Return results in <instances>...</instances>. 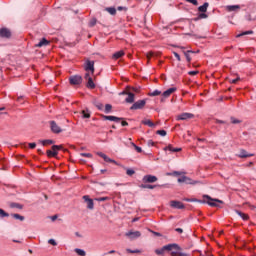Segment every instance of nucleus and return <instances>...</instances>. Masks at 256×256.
Returning a JSON list of instances; mask_svg holds the SVG:
<instances>
[{
  "label": "nucleus",
  "instance_id": "obj_1",
  "mask_svg": "<svg viewBox=\"0 0 256 256\" xmlns=\"http://www.w3.org/2000/svg\"><path fill=\"white\" fill-rule=\"evenodd\" d=\"M180 249L181 248L177 244H168V245L163 246L160 249H156L155 253H156V255H165L166 251H171V253H172L173 251H179Z\"/></svg>",
  "mask_w": 256,
  "mask_h": 256
},
{
  "label": "nucleus",
  "instance_id": "obj_2",
  "mask_svg": "<svg viewBox=\"0 0 256 256\" xmlns=\"http://www.w3.org/2000/svg\"><path fill=\"white\" fill-rule=\"evenodd\" d=\"M202 202L207 203L210 207H221L223 205V200L213 199L209 195H204Z\"/></svg>",
  "mask_w": 256,
  "mask_h": 256
},
{
  "label": "nucleus",
  "instance_id": "obj_3",
  "mask_svg": "<svg viewBox=\"0 0 256 256\" xmlns=\"http://www.w3.org/2000/svg\"><path fill=\"white\" fill-rule=\"evenodd\" d=\"M61 149H63V145H53L52 150L46 151L47 157H56Z\"/></svg>",
  "mask_w": 256,
  "mask_h": 256
},
{
  "label": "nucleus",
  "instance_id": "obj_4",
  "mask_svg": "<svg viewBox=\"0 0 256 256\" xmlns=\"http://www.w3.org/2000/svg\"><path fill=\"white\" fill-rule=\"evenodd\" d=\"M145 105H147V101L146 100H138L136 101L131 107L130 110L131 111H137L139 109H143L145 107Z\"/></svg>",
  "mask_w": 256,
  "mask_h": 256
},
{
  "label": "nucleus",
  "instance_id": "obj_5",
  "mask_svg": "<svg viewBox=\"0 0 256 256\" xmlns=\"http://www.w3.org/2000/svg\"><path fill=\"white\" fill-rule=\"evenodd\" d=\"M85 71L91 73V75H95V61L87 60L84 65Z\"/></svg>",
  "mask_w": 256,
  "mask_h": 256
},
{
  "label": "nucleus",
  "instance_id": "obj_6",
  "mask_svg": "<svg viewBox=\"0 0 256 256\" xmlns=\"http://www.w3.org/2000/svg\"><path fill=\"white\" fill-rule=\"evenodd\" d=\"M86 83V87L88 89H95V82H93V78L91 77V73H86L84 76Z\"/></svg>",
  "mask_w": 256,
  "mask_h": 256
},
{
  "label": "nucleus",
  "instance_id": "obj_7",
  "mask_svg": "<svg viewBox=\"0 0 256 256\" xmlns=\"http://www.w3.org/2000/svg\"><path fill=\"white\" fill-rule=\"evenodd\" d=\"M0 37L2 39H11V30L9 28H1L0 29Z\"/></svg>",
  "mask_w": 256,
  "mask_h": 256
},
{
  "label": "nucleus",
  "instance_id": "obj_8",
  "mask_svg": "<svg viewBox=\"0 0 256 256\" xmlns=\"http://www.w3.org/2000/svg\"><path fill=\"white\" fill-rule=\"evenodd\" d=\"M70 85H81L83 78L79 75L71 76L69 78Z\"/></svg>",
  "mask_w": 256,
  "mask_h": 256
},
{
  "label": "nucleus",
  "instance_id": "obj_9",
  "mask_svg": "<svg viewBox=\"0 0 256 256\" xmlns=\"http://www.w3.org/2000/svg\"><path fill=\"white\" fill-rule=\"evenodd\" d=\"M83 199L87 205V209H90V210L95 209V203L93 202V199L89 198V195H84Z\"/></svg>",
  "mask_w": 256,
  "mask_h": 256
},
{
  "label": "nucleus",
  "instance_id": "obj_10",
  "mask_svg": "<svg viewBox=\"0 0 256 256\" xmlns=\"http://www.w3.org/2000/svg\"><path fill=\"white\" fill-rule=\"evenodd\" d=\"M170 207L173 209H185V204H183L181 201L172 200L170 201Z\"/></svg>",
  "mask_w": 256,
  "mask_h": 256
},
{
  "label": "nucleus",
  "instance_id": "obj_11",
  "mask_svg": "<svg viewBox=\"0 0 256 256\" xmlns=\"http://www.w3.org/2000/svg\"><path fill=\"white\" fill-rule=\"evenodd\" d=\"M193 117L195 115L185 112L177 116V121H187V119H193Z\"/></svg>",
  "mask_w": 256,
  "mask_h": 256
},
{
  "label": "nucleus",
  "instance_id": "obj_12",
  "mask_svg": "<svg viewBox=\"0 0 256 256\" xmlns=\"http://www.w3.org/2000/svg\"><path fill=\"white\" fill-rule=\"evenodd\" d=\"M50 128L52 133H61L63 130L61 129V127H59V125H57V122L55 121H50Z\"/></svg>",
  "mask_w": 256,
  "mask_h": 256
},
{
  "label": "nucleus",
  "instance_id": "obj_13",
  "mask_svg": "<svg viewBox=\"0 0 256 256\" xmlns=\"http://www.w3.org/2000/svg\"><path fill=\"white\" fill-rule=\"evenodd\" d=\"M102 119L104 121H114L115 123H119L120 121H122L123 118H119L116 116H106V115H101Z\"/></svg>",
  "mask_w": 256,
  "mask_h": 256
},
{
  "label": "nucleus",
  "instance_id": "obj_14",
  "mask_svg": "<svg viewBox=\"0 0 256 256\" xmlns=\"http://www.w3.org/2000/svg\"><path fill=\"white\" fill-rule=\"evenodd\" d=\"M143 183H156L157 176L145 175L142 179Z\"/></svg>",
  "mask_w": 256,
  "mask_h": 256
},
{
  "label": "nucleus",
  "instance_id": "obj_15",
  "mask_svg": "<svg viewBox=\"0 0 256 256\" xmlns=\"http://www.w3.org/2000/svg\"><path fill=\"white\" fill-rule=\"evenodd\" d=\"M97 155H98L99 157H102V159H104V161H105L106 163H114L115 165H117V161H115V160L109 158V157H108L106 154H104L103 152H98Z\"/></svg>",
  "mask_w": 256,
  "mask_h": 256
},
{
  "label": "nucleus",
  "instance_id": "obj_16",
  "mask_svg": "<svg viewBox=\"0 0 256 256\" xmlns=\"http://www.w3.org/2000/svg\"><path fill=\"white\" fill-rule=\"evenodd\" d=\"M175 91H177V88H175V87L169 88L168 90H166L162 93V97L167 99V97H171V95H173V93H175Z\"/></svg>",
  "mask_w": 256,
  "mask_h": 256
},
{
  "label": "nucleus",
  "instance_id": "obj_17",
  "mask_svg": "<svg viewBox=\"0 0 256 256\" xmlns=\"http://www.w3.org/2000/svg\"><path fill=\"white\" fill-rule=\"evenodd\" d=\"M255 154H249L247 153V150H240V153L238 154V157H240V159H246L247 157H254Z\"/></svg>",
  "mask_w": 256,
  "mask_h": 256
},
{
  "label": "nucleus",
  "instance_id": "obj_18",
  "mask_svg": "<svg viewBox=\"0 0 256 256\" xmlns=\"http://www.w3.org/2000/svg\"><path fill=\"white\" fill-rule=\"evenodd\" d=\"M141 236V232L140 231H135V232H127L126 233V237H130L131 239H137Z\"/></svg>",
  "mask_w": 256,
  "mask_h": 256
},
{
  "label": "nucleus",
  "instance_id": "obj_19",
  "mask_svg": "<svg viewBox=\"0 0 256 256\" xmlns=\"http://www.w3.org/2000/svg\"><path fill=\"white\" fill-rule=\"evenodd\" d=\"M164 151H170L171 153H179V151H182L181 148H174L173 145H168L164 148Z\"/></svg>",
  "mask_w": 256,
  "mask_h": 256
},
{
  "label": "nucleus",
  "instance_id": "obj_20",
  "mask_svg": "<svg viewBox=\"0 0 256 256\" xmlns=\"http://www.w3.org/2000/svg\"><path fill=\"white\" fill-rule=\"evenodd\" d=\"M241 9V6L239 5H228L226 6V11H229L230 13L233 11H239Z\"/></svg>",
  "mask_w": 256,
  "mask_h": 256
},
{
  "label": "nucleus",
  "instance_id": "obj_21",
  "mask_svg": "<svg viewBox=\"0 0 256 256\" xmlns=\"http://www.w3.org/2000/svg\"><path fill=\"white\" fill-rule=\"evenodd\" d=\"M128 97L125 99L126 103H135V94L128 92Z\"/></svg>",
  "mask_w": 256,
  "mask_h": 256
},
{
  "label": "nucleus",
  "instance_id": "obj_22",
  "mask_svg": "<svg viewBox=\"0 0 256 256\" xmlns=\"http://www.w3.org/2000/svg\"><path fill=\"white\" fill-rule=\"evenodd\" d=\"M166 175L168 177L174 176V177H179L181 175H185V172H181V171H173V172H168L166 173Z\"/></svg>",
  "mask_w": 256,
  "mask_h": 256
},
{
  "label": "nucleus",
  "instance_id": "obj_23",
  "mask_svg": "<svg viewBox=\"0 0 256 256\" xmlns=\"http://www.w3.org/2000/svg\"><path fill=\"white\" fill-rule=\"evenodd\" d=\"M123 55H125V52L123 50H120L118 52H115L112 56V59H121V57H123Z\"/></svg>",
  "mask_w": 256,
  "mask_h": 256
},
{
  "label": "nucleus",
  "instance_id": "obj_24",
  "mask_svg": "<svg viewBox=\"0 0 256 256\" xmlns=\"http://www.w3.org/2000/svg\"><path fill=\"white\" fill-rule=\"evenodd\" d=\"M49 40H46L43 38L38 44L35 45V47H47L49 45Z\"/></svg>",
  "mask_w": 256,
  "mask_h": 256
},
{
  "label": "nucleus",
  "instance_id": "obj_25",
  "mask_svg": "<svg viewBox=\"0 0 256 256\" xmlns=\"http://www.w3.org/2000/svg\"><path fill=\"white\" fill-rule=\"evenodd\" d=\"M208 7L209 3L205 2L202 6L198 7V11H200V13H207Z\"/></svg>",
  "mask_w": 256,
  "mask_h": 256
},
{
  "label": "nucleus",
  "instance_id": "obj_26",
  "mask_svg": "<svg viewBox=\"0 0 256 256\" xmlns=\"http://www.w3.org/2000/svg\"><path fill=\"white\" fill-rule=\"evenodd\" d=\"M105 11L110 15H117V9H115V7H106Z\"/></svg>",
  "mask_w": 256,
  "mask_h": 256
},
{
  "label": "nucleus",
  "instance_id": "obj_27",
  "mask_svg": "<svg viewBox=\"0 0 256 256\" xmlns=\"http://www.w3.org/2000/svg\"><path fill=\"white\" fill-rule=\"evenodd\" d=\"M237 215H239V217H241V219H243V221H247L249 220V215L237 210L236 211Z\"/></svg>",
  "mask_w": 256,
  "mask_h": 256
},
{
  "label": "nucleus",
  "instance_id": "obj_28",
  "mask_svg": "<svg viewBox=\"0 0 256 256\" xmlns=\"http://www.w3.org/2000/svg\"><path fill=\"white\" fill-rule=\"evenodd\" d=\"M142 125H147L148 127H155V123L149 119L142 120Z\"/></svg>",
  "mask_w": 256,
  "mask_h": 256
},
{
  "label": "nucleus",
  "instance_id": "obj_29",
  "mask_svg": "<svg viewBox=\"0 0 256 256\" xmlns=\"http://www.w3.org/2000/svg\"><path fill=\"white\" fill-rule=\"evenodd\" d=\"M178 250H172L171 252V256H190L187 253H183V252H177Z\"/></svg>",
  "mask_w": 256,
  "mask_h": 256
},
{
  "label": "nucleus",
  "instance_id": "obj_30",
  "mask_svg": "<svg viewBox=\"0 0 256 256\" xmlns=\"http://www.w3.org/2000/svg\"><path fill=\"white\" fill-rule=\"evenodd\" d=\"M141 189H155V187H159V185H151V184H142Z\"/></svg>",
  "mask_w": 256,
  "mask_h": 256
},
{
  "label": "nucleus",
  "instance_id": "obj_31",
  "mask_svg": "<svg viewBox=\"0 0 256 256\" xmlns=\"http://www.w3.org/2000/svg\"><path fill=\"white\" fill-rule=\"evenodd\" d=\"M184 183H186V185H197V183H199V182L192 180L191 178L186 176V180Z\"/></svg>",
  "mask_w": 256,
  "mask_h": 256
},
{
  "label": "nucleus",
  "instance_id": "obj_32",
  "mask_svg": "<svg viewBox=\"0 0 256 256\" xmlns=\"http://www.w3.org/2000/svg\"><path fill=\"white\" fill-rule=\"evenodd\" d=\"M11 209H23V205L19 203H11L10 204Z\"/></svg>",
  "mask_w": 256,
  "mask_h": 256
},
{
  "label": "nucleus",
  "instance_id": "obj_33",
  "mask_svg": "<svg viewBox=\"0 0 256 256\" xmlns=\"http://www.w3.org/2000/svg\"><path fill=\"white\" fill-rule=\"evenodd\" d=\"M75 253H77V255H79V256H85V255H87V253L85 252V250L79 249V248H76V249H75Z\"/></svg>",
  "mask_w": 256,
  "mask_h": 256
},
{
  "label": "nucleus",
  "instance_id": "obj_34",
  "mask_svg": "<svg viewBox=\"0 0 256 256\" xmlns=\"http://www.w3.org/2000/svg\"><path fill=\"white\" fill-rule=\"evenodd\" d=\"M40 143L45 146V145H53L55 142L53 140H41Z\"/></svg>",
  "mask_w": 256,
  "mask_h": 256
},
{
  "label": "nucleus",
  "instance_id": "obj_35",
  "mask_svg": "<svg viewBox=\"0 0 256 256\" xmlns=\"http://www.w3.org/2000/svg\"><path fill=\"white\" fill-rule=\"evenodd\" d=\"M148 95H149L150 97H157V96L161 95V91H159V90H154L153 92H150Z\"/></svg>",
  "mask_w": 256,
  "mask_h": 256
},
{
  "label": "nucleus",
  "instance_id": "obj_36",
  "mask_svg": "<svg viewBox=\"0 0 256 256\" xmlns=\"http://www.w3.org/2000/svg\"><path fill=\"white\" fill-rule=\"evenodd\" d=\"M14 219H18L19 221H25V217L21 216L20 214H12Z\"/></svg>",
  "mask_w": 256,
  "mask_h": 256
},
{
  "label": "nucleus",
  "instance_id": "obj_37",
  "mask_svg": "<svg viewBox=\"0 0 256 256\" xmlns=\"http://www.w3.org/2000/svg\"><path fill=\"white\" fill-rule=\"evenodd\" d=\"M132 147H134L135 151H137V153H143V149L139 146H137L135 143H131Z\"/></svg>",
  "mask_w": 256,
  "mask_h": 256
},
{
  "label": "nucleus",
  "instance_id": "obj_38",
  "mask_svg": "<svg viewBox=\"0 0 256 256\" xmlns=\"http://www.w3.org/2000/svg\"><path fill=\"white\" fill-rule=\"evenodd\" d=\"M189 53H193V51L188 50V51L184 52V55H185L188 63H191V56L189 55Z\"/></svg>",
  "mask_w": 256,
  "mask_h": 256
},
{
  "label": "nucleus",
  "instance_id": "obj_39",
  "mask_svg": "<svg viewBox=\"0 0 256 256\" xmlns=\"http://www.w3.org/2000/svg\"><path fill=\"white\" fill-rule=\"evenodd\" d=\"M5 217H9V213L5 212V210L0 208V218L3 219Z\"/></svg>",
  "mask_w": 256,
  "mask_h": 256
},
{
  "label": "nucleus",
  "instance_id": "obj_40",
  "mask_svg": "<svg viewBox=\"0 0 256 256\" xmlns=\"http://www.w3.org/2000/svg\"><path fill=\"white\" fill-rule=\"evenodd\" d=\"M97 25V18H92L89 22V27H95Z\"/></svg>",
  "mask_w": 256,
  "mask_h": 256
},
{
  "label": "nucleus",
  "instance_id": "obj_41",
  "mask_svg": "<svg viewBox=\"0 0 256 256\" xmlns=\"http://www.w3.org/2000/svg\"><path fill=\"white\" fill-rule=\"evenodd\" d=\"M111 109H113V106L111 104L105 105V113H111Z\"/></svg>",
  "mask_w": 256,
  "mask_h": 256
},
{
  "label": "nucleus",
  "instance_id": "obj_42",
  "mask_svg": "<svg viewBox=\"0 0 256 256\" xmlns=\"http://www.w3.org/2000/svg\"><path fill=\"white\" fill-rule=\"evenodd\" d=\"M156 134L157 135H161V137H165L167 135V131H165V130H157Z\"/></svg>",
  "mask_w": 256,
  "mask_h": 256
},
{
  "label": "nucleus",
  "instance_id": "obj_43",
  "mask_svg": "<svg viewBox=\"0 0 256 256\" xmlns=\"http://www.w3.org/2000/svg\"><path fill=\"white\" fill-rule=\"evenodd\" d=\"M146 57H147V59H148V62H147V63H149V61H151V57H155V52H148V53L146 54Z\"/></svg>",
  "mask_w": 256,
  "mask_h": 256
},
{
  "label": "nucleus",
  "instance_id": "obj_44",
  "mask_svg": "<svg viewBox=\"0 0 256 256\" xmlns=\"http://www.w3.org/2000/svg\"><path fill=\"white\" fill-rule=\"evenodd\" d=\"M83 119H89L91 117V114L89 112H86L85 110L82 111Z\"/></svg>",
  "mask_w": 256,
  "mask_h": 256
},
{
  "label": "nucleus",
  "instance_id": "obj_45",
  "mask_svg": "<svg viewBox=\"0 0 256 256\" xmlns=\"http://www.w3.org/2000/svg\"><path fill=\"white\" fill-rule=\"evenodd\" d=\"M243 35H253V31L249 30V31L242 32L241 34L238 35V37H243Z\"/></svg>",
  "mask_w": 256,
  "mask_h": 256
},
{
  "label": "nucleus",
  "instance_id": "obj_46",
  "mask_svg": "<svg viewBox=\"0 0 256 256\" xmlns=\"http://www.w3.org/2000/svg\"><path fill=\"white\" fill-rule=\"evenodd\" d=\"M109 197H100V198H95V201H98V202H103V201H109Z\"/></svg>",
  "mask_w": 256,
  "mask_h": 256
},
{
  "label": "nucleus",
  "instance_id": "obj_47",
  "mask_svg": "<svg viewBox=\"0 0 256 256\" xmlns=\"http://www.w3.org/2000/svg\"><path fill=\"white\" fill-rule=\"evenodd\" d=\"M126 175H129V177H131V175H135V170H133V169H127V170H126Z\"/></svg>",
  "mask_w": 256,
  "mask_h": 256
},
{
  "label": "nucleus",
  "instance_id": "obj_48",
  "mask_svg": "<svg viewBox=\"0 0 256 256\" xmlns=\"http://www.w3.org/2000/svg\"><path fill=\"white\" fill-rule=\"evenodd\" d=\"M185 181H187V176H182L178 178V183H185Z\"/></svg>",
  "mask_w": 256,
  "mask_h": 256
},
{
  "label": "nucleus",
  "instance_id": "obj_49",
  "mask_svg": "<svg viewBox=\"0 0 256 256\" xmlns=\"http://www.w3.org/2000/svg\"><path fill=\"white\" fill-rule=\"evenodd\" d=\"M231 123H233V125H237V124L241 123V121L236 118H231Z\"/></svg>",
  "mask_w": 256,
  "mask_h": 256
},
{
  "label": "nucleus",
  "instance_id": "obj_50",
  "mask_svg": "<svg viewBox=\"0 0 256 256\" xmlns=\"http://www.w3.org/2000/svg\"><path fill=\"white\" fill-rule=\"evenodd\" d=\"M48 243H49L50 245H53L54 247H56V245H57V242L55 241V239H49V240H48Z\"/></svg>",
  "mask_w": 256,
  "mask_h": 256
},
{
  "label": "nucleus",
  "instance_id": "obj_51",
  "mask_svg": "<svg viewBox=\"0 0 256 256\" xmlns=\"http://www.w3.org/2000/svg\"><path fill=\"white\" fill-rule=\"evenodd\" d=\"M198 17H199V19H207L208 16H207V14H205V12H202L199 14Z\"/></svg>",
  "mask_w": 256,
  "mask_h": 256
},
{
  "label": "nucleus",
  "instance_id": "obj_52",
  "mask_svg": "<svg viewBox=\"0 0 256 256\" xmlns=\"http://www.w3.org/2000/svg\"><path fill=\"white\" fill-rule=\"evenodd\" d=\"M96 107H97V109H99V111H103V104L102 103H100V102L96 103Z\"/></svg>",
  "mask_w": 256,
  "mask_h": 256
},
{
  "label": "nucleus",
  "instance_id": "obj_53",
  "mask_svg": "<svg viewBox=\"0 0 256 256\" xmlns=\"http://www.w3.org/2000/svg\"><path fill=\"white\" fill-rule=\"evenodd\" d=\"M80 155H81V157H88V158L93 157V155L91 153H81Z\"/></svg>",
  "mask_w": 256,
  "mask_h": 256
},
{
  "label": "nucleus",
  "instance_id": "obj_54",
  "mask_svg": "<svg viewBox=\"0 0 256 256\" xmlns=\"http://www.w3.org/2000/svg\"><path fill=\"white\" fill-rule=\"evenodd\" d=\"M187 3H192V5H199V2L197 0H185Z\"/></svg>",
  "mask_w": 256,
  "mask_h": 256
},
{
  "label": "nucleus",
  "instance_id": "obj_55",
  "mask_svg": "<svg viewBox=\"0 0 256 256\" xmlns=\"http://www.w3.org/2000/svg\"><path fill=\"white\" fill-rule=\"evenodd\" d=\"M149 231H150V233H153V235H155L156 237H161V233L155 232V231H153L151 229H149Z\"/></svg>",
  "mask_w": 256,
  "mask_h": 256
},
{
  "label": "nucleus",
  "instance_id": "obj_56",
  "mask_svg": "<svg viewBox=\"0 0 256 256\" xmlns=\"http://www.w3.org/2000/svg\"><path fill=\"white\" fill-rule=\"evenodd\" d=\"M199 74V71H190L188 72V75H191L192 77L195 76V75H198Z\"/></svg>",
  "mask_w": 256,
  "mask_h": 256
},
{
  "label": "nucleus",
  "instance_id": "obj_57",
  "mask_svg": "<svg viewBox=\"0 0 256 256\" xmlns=\"http://www.w3.org/2000/svg\"><path fill=\"white\" fill-rule=\"evenodd\" d=\"M174 56L176 57L177 61H181V56L177 52H173Z\"/></svg>",
  "mask_w": 256,
  "mask_h": 256
},
{
  "label": "nucleus",
  "instance_id": "obj_58",
  "mask_svg": "<svg viewBox=\"0 0 256 256\" xmlns=\"http://www.w3.org/2000/svg\"><path fill=\"white\" fill-rule=\"evenodd\" d=\"M30 149H35L37 147V144L35 142L29 143Z\"/></svg>",
  "mask_w": 256,
  "mask_h": 256
},
{
  "label": "nucleus",
  "instance_id": "obj_59",
  "mask_svg": "<svg viewBox=\"0 0 256 256\" xmlns=\"http://www.w3.org/2000/svg\"><path fill=\"white\" fill-rule=\"evenodd\" d=\"M148 147H153V145H155V142H153V140H148Z\"/></svg>",
  "mask_w": 256,
  "mask_h": 256
},
{
  "label": "nucleus",
  "instance_id": "obj_60",
  "mask_svg": "<svg viewBox=\"0 0 256 256\" xmlns=\"http://www.w3.org/2000/svg\"><path fill=\"white\" fill-rule=\"evenodd\" d=\"M128 253H140L139 250H131V249H127Z\"/></svg>",
  "mask_w": 256,
  "mask_h": 256
},
{
  "label": "nucleus",
  "instance_id": "obj_61",
  "mask_svg": "<svg viewBox=\"0 0 256 256\" xmlns=\"http://www.w3.org/2000/svg\"><path fill=\"white\" fill-rule=\"evenodd\" d=\"M121 125H122V127H127V125H129V123L127 121H122Z\"/></svg>",
  "mask_w": 256,
  "mask_h": 256
},
{
  "label": "nucleus",
  "instance_id": "obj_62",
  "mask_svg": "<svg viewBox=\"0 0 256 256\" xmlns=\"http://www.w3.org/2000/svg\"><path fill=\"white\" fill-rule=\"evenodd\" d=\"M237 81H239V78H236V79L230 80V83L235 84V83H237Z\"/></svg>",
  "mask_w": 256,
  "mask_h": 256
},
{
  "label": "nucleus",
  "instance_id": "obj_63",
  "mask_svg": "<svg viewBox=\"0 0 256 256\" xmlns=\"http://www.w3.org/2000/svg\"><path fill=\"white\" fill-rule=\"evenodd\" d=\"M176 231H177V233H183V229H181V228H176Z\"/></svg>",
  "mask_w": 256,
  "mask_h": 256
},
{
  "label": "nucleus",
  "instance_id": "obj_64",
  "mask_svg": "<svg viewBox=\"0 0 256 256\" xmlns=\"http://www.w3.org/2000/svg\"><path fill=\"white\" fill-rule=\"evenodd\" d=\"M52 221H57V215L51 217Z\"/></svg>",
  "mask_w": 256,
  "mask_h": 256
}]
</instances>
